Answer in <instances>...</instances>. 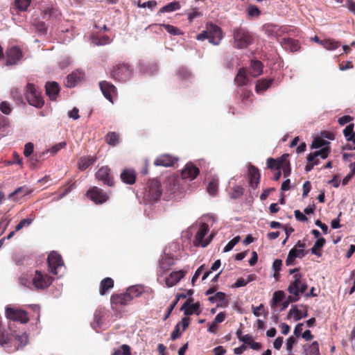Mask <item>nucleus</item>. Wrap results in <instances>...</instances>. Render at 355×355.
Returning a JSON list of instances; mask_svg holds the SVG:
<instances>
[{
    "mask_svg": "<svg viewBox=\"0 0 355 355\" xmlns=\"http://www.w3.org/2000/svg\"><path fill=\"white\" fill-rule=\"evenodd\" d=\"M20 283L26 287L31 288L32 284V277H29L28 274H24L20 278Z\"/></svg>",
    "mask_w": 355,
    "mask_h": 355,
    "instance_id": "obj_53",
    "label": "nucleus"
},
{
    "mask_svg": "<svg viewBox=\"0 0 355 355\" xmlns=\"http://www.w3.org/2000/svg\"><path fill=\"white\" fill-rule=\"evenodd\" d=\"M329 143L322 138L318 137L313 139L311 147L313 148H322L324 146H328Z\"/></svg>",
    "mask_w": 355,
    "mask_h": 355,
    "instance_id": "obj_50",
    "label": "nucleus"
},
{
    "mask_svg": "<svg viewBox=\"0 0 355 355\" xmlns=\"http://www.w3.org/2000/svg\"><path fill=\"white\" fill-rule=\"evenodd\" d=\"M26 99L30 105L36 107H41L44 103L40 92L31 83L26 86Z\"/></svg>",
    "mask_w": 355,
    "mask_h": 355,
    "instance_id": "obj_6",
    "label": "nucleus"
},
{
    "mask_svg": "<svg viewBox=\"0 0 355 355\" xmlns=\"http://www.w3.org/2000/svg\"><path fill=\"white\" fill-rule=\"evenodd\" d=\"M295 339L293 336H290L286 339V347L287 351L291 353L293 347V345L295 344Z\"/></svg>",
    "mask_w": 355,
    "mask_h": 355,
    "instance_id": "obj_63",
    "label": "nucleus"
},
{
    "mask_svg": "<svg viewBox=\"0 0 355 355\" xmlns=\"http://www.w3.org/2000/svg\"><path fill=\"white\" fill-rule=\"evenodd\" d=\"M209 226L205 223L200 225L198 231L197 232L193 241L195 246H200L202 248L206 247L211 241L213 235L210 234L208 237L204 239L205 236L209 231Z\"/></svg>",
    "mask_w": 355,
    "mask_h": 355,
    "instance_id": "obj_7",
    "label": "nucleus"
},
{
    "mask_svg": "<svg viewBox=\"0 0 355 355\" xmlns=\"http://www.w3.org/2000/svg\"><path fill=\"white\" fill-rule=\"evenodd\" d=\"M168 182V191L173 196V198L175 200L181 198L183 196V191L179 185L178 181L175 178H171Z\"/></svg>",
    "mask_w": 355,
    "mask_h": 355,
    "instance_id": "obj_17",
    "label": "nucleus"
},
{
    "mask_svg": "<svg viewBox=\"0 0 355 355\" xmlns=\"http://www.w3.org/2000/svg\"><path fill=\"white\" fill-rule=\"evenodd\" d=\"M209 300L212 303H216L218 307L225 308L228 306V300L226 295L223 292H217L214 295L209 297Z\"/></svg>",
    "mask_w": 355,
    "mask_h": 355,
    "instance_id": "obj_22",
    "label": "nucleus"
},
{
    "mask_svg": "<svg viewBox=\"0 0 355 355\" xmlns=\"http://www.w3.org/2000/svg\"><path fill=\"white\" fill-rule=\"evenodd\" d=\"M22 51L17 46H12L6 51V65H15L21 59Z\"/></svg>",
    "mask_w": 355,
    "mask_h": 355,
    "instance_id": "obj_11",
    "label": "nucleus"
},
{
    "mask_svg": "<svg viewBox=\"0 0 355 355\" xmlns=\"http://www.w3.org/2000/svg\"><path fill=\"white\" fill-rule=\"evenodd\" d=\"M34 146L32 143L29 142L26 144L24 146V154L26 157H29L33 152Z\"/></svg>",
    "mask_w": 355,
    "mask_h": 355,
    "instance_id": "obj_61",
    "label": "nucleus"
},
{
    "mask_svg": "<svg viewBox=\"0 0 355 355\" xmlns=\"http://www.w3.org/2000/svg\"><path fill=\"white\" fill-rule=\"evenodd\" d=\"M12 336L8 334L0 332V345L8 350H11Z\"/></svg>",
    "mask_w": 355,
    "mask_h": 355,
    "instance_id": "obj_37",
    "label": "nucleus"
},
{
    "mask_svg": "<svg viewBox=\"0 0 355 355\" xmlns=\"http://www.w3.org/2000/svg\"><path fill=\"white\" fill-rule=\"evenodd\" d=\"M223 37L222 29L211 23L207 24L205 30L196 36L198 40H208L209 42L214 45H218Z\"/></svg>",
    "mask_w": 355,
    "mask_h": 355,
    "instance_id": "obj_1",
    "label": "nucleus"
},
{
    "mask_svg": "<svg viewBox=\"0 0 355 355\" xmlns=\"http://www.w3.org/2000/svg\"><path fill=\"white\" fill-rule=\"evenodd\" d=\"M199 173V170L192 164H188L182 171V177L184 180H192L195 179Z\"/></svg>",
    "mask_w": 355,
    "mask_h": 355,
    "instance_id": "obj_19",
    "label": "nucleus"
},
{
    "mask_svg": "<svg viewBox=\"0 0 355 355\" xmlns=\"http://www.w3.org/2000/svg\"><path fill=\"white\" fill-rule=\"evenodd\" d=\"M247 81L246 71L244 69H241L235 78V82L239 86H243L247 83Z\"/></svg>",
    "mask_w": 355,
    "mask_h": 355,
    "instance_id": "obj_41",
    "label": "nucleus"
},
{
    "mask_svg": "<svg viewBox=\"0 0 355 355\" xmlns=\"http://www.w3.org/2000/svg\"><path fill=\"white\" fill-rule=\"evenodd\" d=\"M31 193V190L26 187H20L17 188L16 190H15L13 192L10 193L8 198L10 199L15 202L18 201L20 200L22 197L28 195Z\"/></svg>",
    "mask_w": 355,
    "mask_h": 355,
    "instance_id": "obj_23",
    "label": "nucleus"
},
{
    "mask_svg": "<svg viewBox=\"0 0 355 355\" xmlns=\"http://www.w3.org/2000/svg\"><path fill=\"white\" fill-rule=\"evenodd\" d=\"M83 76L80 73L73 72L68 75L65 81V85L67 87L71 88L76 85V84L80 81Z\"/></svg>",
    "mask_w": 355,
    "mask_h": 355,
    "instance_id": "obj_27",
    "label": "nucleus"
},
{
    "mask_svg": "<svg viewBox=\"0 0 355 355\" xmlns=\"http://www.w3.org/2000/svg\"><path fill=\"white\" fill-rule=\"evenodd\" d=\"M218 180L217 179H213L211 180L207 187V191L209 193L214 196L217 192L218 190Z\"/></svg>",
    "mask_w": 355,
    "mask_h": 355,
    "instance_id": "obj_47",
    "label": "nucleus"
},
{
    "mask_svg": "<svg viewBox=\"0 0 355 355\" xmlns=\"http://www.w3.org/2000/svg\"><path fill=\"white\" fill-rule=\"evenodd\" d=\"M67 145V143L65 141L60 142L53 147H51L50 149L47 150V153H51L52 155L55 154L57 152H58L62 148H64Z\"/></svg>",
    "mask_w": 355,
    "mask_h": 355,
    "instance_id": "obj_54",
    "label": "nucleus"
},
{
    "mask_svg": "<svg viewBox=\"0 0 355 355\" xmlns=\"http://www.w3.org/2000/svg\"><path fill=\"white\" fill-rule=\"evenodd\" d=\"M306 243L304 241H298L288 252L286 260L287 266H293L296 263V259H302L306 254L305 251Z\"/></svg>",
    "mask_w": 355,
    "mask_h": 355,
    "instance_id": "obj_4",
    "label": "nucleus"
},
{
    "mask_svg": "<svg viewBox=\"0 0 355 355\" xmlns=\"http://www.w3.org/2000/svg\"><path fill=\"white\" fill-rule=\"evenodd\" d=\"M121 180L128 184H132L135 182V172L131 169H125L121 174Z\"/></svg>",
    "mask_w": 355,
    "mask_h": 355,
    "instance_id": "obj_28",
    "label": "nucleus"
},
{
    "mask_svg": "<svg viewBox=\"0 0 355 355\" xmlns=\"http://www.w3.org/2000/svg\"><path fill=\"white\" fill-rule=\"evenodd\" d=\"M185 274L186 272L182 270L173 271L169 276L165 279L166 286L168 288L175 286L184 277Z\"/></svg>",
    "mask_w": 355,
    "mask_h": 355,
    "instance_id": "obj_18",
    "label": "nucleus"
},
{
    "mask_svg": "<svg viewBox=\"0 0 355 355\" xmlns=\"http://www.w3.org/2000/svg\"><path fill=\"white\" fill-rule=\"evenodd\" d=\"M240 236H237L233 238L231 241H230L225 246L223 249L224 252H227L230 251L239 241H240Z\"/></svg>",
    "mask_w": 355,
    "mask_h": 355,
    "instance_id": "obj_52",
    "label": "nucleus"
},
{
    "mask_svg": "<svg viewBox=\"0 0 355 355\" xmlns=\"http://www.w3.org/2000/svg\"><path fill=\"white\" fill-rule=\"evenodd\" d=\"M157 5V3L155 1H148L145 2H141V0H139L137 3V6L139 8H149L150 9H153L155 8Z\"/></svg>",
    "mask_w": 355,
    "mask_h": 355,
    "instance_id": "obj_56",
    "label": "nucleus"
},
{
    "mask_svg": "<svg viewBox=\"0 0 355 355\" xmlns=\"http://www.w3.org/2000/svg\"><path fill=\"white\" fill-rule=\"evenodd\" d=\"M96 157L92 156L81 157L78 161V168L80 170H85L96 162Z\"/></svg>",
    "mask_w": 355,
    "mask_h": 355,
    "instance_id": "obj_33",
    "label": "nucleus"
},
{
    "mask_svg": "<svg viewBox=\"0 0 355 355\" xmlns=\"http://www.w3.org/2000/svg\"><path fill=\"white\" fill-rule=\"evenodd\" d=\"M289 315H293L294 320L297 321L303 318H306L308 315V311L306 307H304V310H301L297 309L296 306H293L289 311Z\"/></svg>",
    "mask_w": 355,
    "mask_h": 355,
    "instance_id": "obj_29",
    "label": "nucleus"
},
{
    "mask_svg": "<svg viewBox=\"0 0 355 355\" xmlns=\"http://www.w3.org/2000/svg\"><path fill=\"white\" fill-rule=\"evenodd\" d=\"M345 6L355 15V2L353 0H347Z\"/></svg>",
    "mask_w": 355,
    "mask_h": 355,
    "instance_id": "obj_64",
    "label": "nucleus"
},
{
    "mask_svg": "<svg viewBox=\"0 0 355 355\" xmlns=\"http://www.w3.org/2000/svg\"><path fill=\"white\" fill-rule=\"evenodd\" d=\"M282 159H276L273 158H268L267 159V166L272 170L281 169Z\"/></svg>",
    "mask_w": 355,
    "mask_h": 355,
    "instance_id": "obj_45",
    "label": "nucleus"
},
{
    "mask_svg": "<svg viewBox=\"0 0 355 355\" xmlns=\"http://www.w3.org/2000/svg\"><path fill=\"white\" fill-rule=\"evenodd\" d=\"M263 30L268 36H277L279 28L276 25L268 24L263 26Z\"/></svg>",
    "mask_w": 355,
    "mask_h": 355,
    "instance_id": "obj_43",
    "label": "nucleus"
},
{
    "mask_svg": "<svg viewBox=\"0 0 355 355\" xmlns=\"http://www.w3.org/2000/svg\"><path fill=\"white\" fill-rule=\"evenodd\" d=\"M321 45L328 51H334L340 46V44L334 40H325L321 42Z\"/></svg>",
    "mask_w": 355,
    "mask_h": 355,
    "instance_id": "obj_40",
    "label": "nucleus"
},
{
    "mask_svg": "<svg viewBox=\"0 0 355 355\" xmlns=\"http://www.w3.org/2000/svg\"><path fill=\"white\" fill-rule=\"evenodd\" d=\"M99 86L103 96L110 102H113V98L116 96V89L111 83L107 81H101Z\"/></svg>",
    "mask_w": 355,
    "mask_h": 355,
    "instance_id": "obj_12",
    "label": "nucleus"
},
{
    "mask_svg": "<svg viewBox=\"0 0 355 355\" xmlns=\"http://www.w3.org/2000/svg\"><path fill=\"white\" fill-rule=\"evenodd\" d=\"M87 196L96 204H102L109 198L107 193L96 187L89 189L87 193Z\"/></svg>",
    "mask_w": 355,
    "mask_h": 355,
    "instance_id": "obj_10",
    "label": "nucleus"
},
{
    "mask_svg": "<svg viewBox=\"0 0 355 355\" xmlns=\"http://www.w3.org/2000/svg\"><path fill=\"white\" fill-rule=\"evenodd\" d=\"M200 305L198 303H193L192 300H189L183 305L182 309L184 310V314L186 315H190L193 313L199 315L200 311L199 310Z\"/></svg>",
    "mask_w": 355,
    "mask_h": 355,
    "instance_id": "obj_25",
    "label": "nucleus"
},
{
    "mask_svg": "<svg viewBox=\"0 0 355 355\" xmlns=\"http://www.w3.org/2000/svg\"><path fill=\"white\" fill-rule=\"evenodd\" d=\"M284 292L282 291H275L273 293L272 300V307L277 306V304L283 300L284 298Z\"/></svg>",
    "mask_w": 355,
    "mask_h": 355,
    "instance_id": "obj_48",
    "label": "nucleus"
},
{
    "mask_svg": "<svg viewBox=\"0 0 355 355\" xmlns=\"http://www.w3.org/2000/svg\"><path fill=\"white\" fill-rule=\"evenodd\" d=\"M249 171L250 174V184L252 188H255L259 182L260 175L259 171L257 168L252 166Z\"/></svg>",
    "mask_w": 355,
    "mask_h": 355,
    "instance_id": "obj_35",
    "label": "nucleus"
},
{
    "mask_svg": "<svg viewBox=\"0 0 355 355\" xmlns=\"http://www.w3.org/2000/svg\"><path fill=\"white\" fill-rule=\"evenodd\" d=\"M163 26L165 28V30L171 35H177L180 34V30L173 26L164 24L163 25Z\"/></svg>",
    "mask_w": 355,
    "mask_h": 355,
    "instance_id": "obj_59",
    "label": "nucleus"
},
{
    "mask_svg": "<svg viewBox=\"0 0 355 355\" xmlns=\"http://www.w3.org/2000/svg\"><path fill=\"white\" fill-rule=\"evenodd\" d=\"M131 74L132 72L128 66L121 65L114 71L113 76L120 81H125L130 78Z\"/></svg>",
    "mask_w": 355,
    "mask_h": 355,
    "instance_id": "obj_15",
    "label": "nucleus"
},
{
    "mask_svg": "<svg viewBox=\"0 0 355 355\" xmlns=\"http://www.w3.org/2000/svg\"><path fill=\"white\" fill-rule=\"evenodd\" d=\"M272 83V79H261L257 81L256 85L255 90L258 94L263 93L268 89Z\"/></svg>",
    "mask_w": 355,
    "mask_h": 355,
    "instance_id": "obj_31",
    "label": "nucleus"
},
{
    "mask_svg": "<svg viewBox=\"0 0 355 355\" xmlns=\"http://www.w3.org/2000/svg\"><path fill=\"white\" fill-rule=\"evenodd\" d=\"M49 269L55 275H60L64 272L65 268L61 256L55 252H52L48 257Z\"/></svg>",
    "mask_w": 355,
    "mask_h": 355,
    "instance_id": "obj_5",
    "label": "nucleus"
},
{
    "mask_svg": "<svg viewBox=\"0 0 355 355\" xmlns=\"http://www.w3.org/2000/svg\"><path fill=\"white\" fill-rule=\"evenodd\" d=\"M105 314V311L104 309L98 308L96 310L94 315V320L92 322V327L93 329H94L96 331H97L98 329H100L103 326V322L102 319L104 317Z\"/></svg>",
    "mask_w": 355,
    "mask_h": 355,
    "instance_id": "obj_24",
    "label": "nucleus"
},
{
    "mask_svg": "<svg viewBox=\"0 0 355 355\" xmlns=\"http://www.w3.org/2000/svg\"><path fill=\"white\" fill-rule=\"evenodd\" d=\"M290 273L294 274V279L289 284L288 291L291 294L295 295V297H289V299L292 302H295L299 300L300 294L306 291L307 285L305 281L302 279V275L298 272L297 268L290 270Z\"/></svg>",
    "mask_w": 355,
    "mask_h": 355,
    "instance_id": "obj_2",
    "label": "nucleus"
},
{
    "mask_svg": "<svg viewBox=\"0 0 355 355\" xmlns=\"http://www.w3.org/2000/svg\"><path fill=\"white\" fill-rule=\"evenodd\" d=\"M143 292L144 288L142 286L137 285L130 286L127 289V291L124 295L119 296V299L120 300V302L121 304H125L123 300H130L134 297L139 296Z\"/></svg>",
    "mask_w": 355,
    "mask_h": 355,
    "instance_id": "obj_14",
    "label": "nucleus"
},
{
    "mask_svg": "<svg viewBox=\"0 0 355 355\" xmlns=\"http://www.w3.org/2000/svg\"><path fill=\"white\" fill-rule=\"evenodd\" d=\"M233 46L237 49H245L252 43L251 35L243 28H236L233 32Z\"/></svg>",
    "mask_w": 355,
    "mask_h": 355,
    "instance_id": "obj_3",
    "label": "nucleus"
},
{
    "mask_svg": "<svg viewBox=\"0 0 355 355\" xmlns=\"http://www.w3.org/2000/svg\"><path fill=\"white\" fill-rule=\"evenodd\" d=\"M243 189L240 186H236L233 189V191L230 193L232 198H238L243 195Z\"/></svg>",
    "mask_w": 355,
    "mask_h": 355,
    "instance_id": "obj_57",
    "label": "nucleus"
},
{
    "mask_svg": "<svg viewBox=\"0 0 355 355\" xmlns=\"http://www.w3.org/2000/svg\"><path fill=\"white\" fill-rule=\"evenodd\" d=\"M33 220L31 219V218H25V219H23L21 220L19 224L15 227V231L17 232V231H19L20 230H21L24 227L26 226H29L31 223H32Z\"/></svg>",
    "mask_w": 355,
    "mask_h": 355,
    "instance_id": "obj_58",
    "label": "nucleus"
},
{
    "mask_svg": "<svg viewBox=\"0 0 355 355\" xmlns=\"http://www.w3.org/2000/svg\"><path fill=\"white\" fill-rule=\"evenodd\" d=\"M354 125L349 124L343 130V134L347 141H352L354 143Z\"/></svg>",
    "mask_w": 355,
    "mask_h": 355,
    "instance_id": "obj_44",
    "label": "nucleus"
},
{
    "mask_svg": "<svg viewBox=\"0 0 355 355\" xmlns=\"http://www.w3.org/2000/svg\"><path fill=\"white\" fill-rule=\"evenodd\" d=\"M6 315L8 318L21 323H26L28 321L27 313L25 311L10 306H6Z\"/></svg>",
    "mask_w": 355,
    "mask_h": 355,
    "instance_id": "obj_9",
    "label": "nucleus"
},
{
    "mask_svg": "<svg viewBox=\"0 0 355 355\" xmlns=\"http://www.w3.org/2000/svg\"><path fill=\"white\" fill-rule=\"evenodd\" d=\"M262 63L258 60H252L250 67V74L253 77L259 76L263 71Z\"/></svg>",
    "mask_w": 355,
    "mask_h": 355,
    "instance_id": "obj_34",
    "label": "nucleus"
},
{
    "mask_svg": "<svg viewBox=\"0 0 355 355\" xmlns=\"http://www.w3.org/2000/svg\"><path fill=\"white\" fill-rule=\"evenodd\" d=\"M180 8V3L178 1L171 2L160 9L161 12H170L178 10Z\"/></svg>",
    "mask_w": 355,
    "mask_h": 355,
    "instance_id": "obj_42",
    "label": "nucleus"
},
{
    "mask_svg": "<svg viewBox=\"0 0 355 355\" xmlns=\"http://www.w3.org/2000/svg\"><path fill=\"white\" fill-rule=\"evenodd\" d=\"M281 43L285 49H289L291 51H296L299 49L297 42L293 39L284 38Z\"/></svg>",
    "mask_w": 355,
    "mask_h": 355,
    "instance_id": "obj_38",
    "label": "nucleus"
},
{
    "mask_svg": "<svg viewBox=\"0 0 355 355\" xmlns=\"http://www.w3.org/2000/svg\"><path fill=\"white\" fill-rule=\"evenodd\" d=\"M176 159L170 155L164 154L157 157L154 162L155 165L169 167L173 165Z\"/></svg>",
    "mask_w": 355,
    "mask_h": 355,
    "instance_id": "obj_20",
    "label": "nucleus"
},
{
    "mask_svg": "<svg viewBox=\"0 0 355 355\" xmlns=\"http://www.w3.org/2000/svg\"><path fill=\"white\" fill-rule=\"evenodd\" d=\"M325 244V239L324 238H320L315 242L313 246L311 248V252L313 254L318 256V257L322 255L320 249Z\"/></svg>",
    "mask_w": 355,
    "mask_h": 355,
    "instance_id": "obj_36",
    "label": "nucleus"
},
{
    "mask_svg": "<svg viewBox=\"0 0 355 355\" xmlns=\"http://www.w3.org/2000/svg\"><path fill=\"white\" fill-rule=\"evenodd\" d=\"M247 12L249 16L252 17H257L260 15V10L256 6H249L247 8Z\"/></svg>",
    "mask_w": 355,
    "mask_h": 355,
    "instance_id": "obj_55",
    "label": "nucleus"
},
{
    "mask_svg": "<svg viewBox=\"0 0 355 355\" xmlns=\"http://www.w3.org/2000/svg\"><path fill=\"white\" fill-rule=\"evenodd\" d=\"M329 153V146H324L320 150H315L313 153H310L307 157L308 162H311L313 161H318L319 162L318 157L322 159H326Z\"/></svg>",
    "mask_w": 355,
    "mask_h": 355,
    "instance_id": "obj_21",
    "label": "nucleus"
},
{
    "mask_svg": "<svg viewBox=\"0 0 355 355\" xmlns=\"http://www.w3.org/2000/svg\"><path fill=\"white\" fill-rule=\"evenodd\" d=\"M162 194L159 184L156 181L149 188V197L153 200H157Z\"/></svg>",
    "mask_w": 355,
    "mask_h": 355,
    "instance_id": "obj_30",
    "label": "nucleus"
},
{
    "mask_svg": "<svg viewBox=\"0 0 355 355\" xmlns=\"http://www.w3.org/2000/svg\"><path fill=\"white\" fill-rule=\"evenodd\" d=\"M114 286V281L110 277L103 279L99 286V293L101 295H105V293Z\"/></svg>",
    "mask_w": 355,
    "mask_h": 355,
    "instance_id": "obj_32",
    "label": "nucleus"
},
{
    "mask_svg": "<svg viewBox=\"0 0 355 355\" xmlns=\"http://www.w3.org/2000/svg\"><path fill=\"white\" fill-rule=\"evenodd\" d=\"M15 340L17 342V345L15 347V349H19L26 346L28 341V335L26 333H23L21 335L15 336Z\"/></svg>",
    "mask_w": 355,
    "mask_h": 355,
    "instance_id": "obj_39",
    "label": "nucleus"
},
{
    "mask_svg": "<svg viewBox=\"0 0 355 355\" xmlns=\"http://www.w3.org/2000/svg\"><path fill=\"white\" fill-rule=\"evenodd\" d=\"M0 110L5 114H9L11 112V107L6 101H3L0 104Z\"/></svg>",
    "mask_w": 355,
    "mask_h": 355,
    "instance_id": "obj_60",
    "label": "nucleus"
},
{
    "mask_svg": "<svg viewBox=\"0 0 355 355\" xmlns=\"http://www.w3.org/2000/svg\"><path fill=\"white\" fill-rule=\"evenodd\" d=\"M96 178L102 181L104 184L108 186H112V178L110 173V168L107 166H102L100 168L96 174Z\"/></svg>",
    "mask_w": 355,
    "mask_h": 355,
    "instance_id": "obj_16",
    "label": "nucleus"
},
{
    "mask_svg": "<svg viewBox=\"0 0 355 355\" xmlns=\"http://www.w3.org/2000/svg\"><path fill=\"white\" fill-rule=\"evenodd\" d=\"M174 264V259L171 256L164 254L162 257L159 262V268L157 269V276L162 277L168 271Z\"/></svg>",
    "mask_w": 355,
    "mask_h": 355,
    "instance_id": "obj_13",
    "label": "nucleus"
},
{
    "mask_svg": "<svg viewBox=\"0 0 355 355\" xmlns=\"http://www.w3.org/2000/svg\"><path fill=\"white\" fill-rule=\"evenodd\" d=\"M60 91L59 85L57 83L52 82L46 85V92L51 100L56 98Z\"/></svg>",
    "mask_w": 355,
    "mask_h": 355,
    "instance_id": "obj_26",
    "label": "nucleus"
},
{
    "mask_svg": "<svg viewBox=\"0 0 355 355\" xmlns=\"http://www.w3.org/2000/svg\"><path fill=\"white\" fill-rule=\"evenodd\" d=\"M52 283V279L48 275L36 270L32 276V284L36 289H44Z\"/></svg>",
    "mask_w": 355,
    "mask_h": 355,
    "instance_id": "obj_8",
    "label": "nucleus"
},
{
    "mask_svg": "<svg viewBox=\"0 0 355 355\" xmlns=\"http://www.w3.org/2000/svg\"><path fill=\"white\" fill-rule=\"evenodd\" d=\"M31 0H15V6L20 11H26Z\"/></svg>",
    "mask_w": 355,
    "mask_h": 355,
    "instance_id": "obj_46",
    "label": "nucleus"
},
{
    "mask_svg": "<svg viewBox=\"0 0 355 355\" xmlns=\"http://www.w3.org/2000/svg\"><path fill=\"white\" fill-rule=\"evenodd\" d=\"M281 169L283 171L284 175L288 177L291 173V168L288 162H282Z\"/></svg>",
    "mask_w": 355,
    "mask_h": 355,
    "instance_id": "obj_62",
    "label": "nucleus"
},
{
    "mask_svg": "<svg viewBox=\"0 0 355 355\" xmlns=\"http://www.w3.org/2000/svg\"><path fill=\"white\" fill-rule=\"evenodd\" d=\"M106 141L109 145L115 146L119 142V135L114 132H109L106 135Z\"/></svg>",
    "mask_w": 355,
    "mask_h": 355,
    "instance_id": "obj_49",
    "label": "nucleus"
},
{
    "mask_svg": "<svg viewBox=\"0 0 355 355\" xmlns=\"http://www.w3.org/2000/svg\"><path fill=\"white\" fill-rule=\"evenodd\" d=\"M306 355H320L319 345L317 341H314L306 349Z\"/></svg>",
    "mask_w": 355,
    "mask_h": 355,
    "instance_id": "obj_51",
    "label": "nucleus"
}]
</instances>
